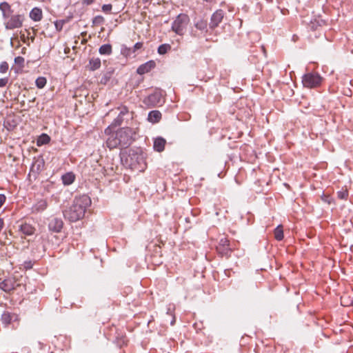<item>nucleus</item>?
I'll return each mask as SVG.
<instances>
[{
	"label": "nucleus",
	"mask_w": 353,
	"mask_h": 353,
	"mask_svg": "<svg viewBox=\"0 0 353 353\" xmlns=\"http://www.w3.org/2000/svg\"><path fill=\"white\" fill-rule=\"evenodd\" d=\"M91 205V199L87 195L76 196L72 204L63 212V216L70 222H76L85 216L87 208Z\"/></svg>",
	"instance_id": "obj_1"
},
{
	"label": "nucleus",
	"mask_w": 353,
	"mask_h": 353,
	"mask_svg": "<svg viewBox=\"0 0 353 353\" xmlns=\"http://www.w3.org/2000/svg\"><path fill=\"white\" fill-rule=\"evenodd\" d=\"M190 22L189 17L185 14H179L172 24V30L176 34L182 36Z\"/></svg>",
	"instance_id": "obj_2"
},
{
	"label": "nucleus",
	"mask_w": 353,
	"mask_h": 353,
	"mask_svg": "<svg viewBox=\"0 0 353 353\" xmlns=\"http://www.w3.org/2000/svg\"><path fill=\"white\" fill-rule=\"evenodd\" d=\"M118 131V137L121 148H127L132 141L133 130L129 128H122Z\"/></svg>",
	"instance_id": "obj_3"
},
{
	"label": "nucleus",
	"mask_w": 353,
	"mask_h": 353,
	"mask_svg": "<svg viewBox=\"0 0 353 353\" xmlns=\"http://www.w3.org/2000/svg\"><path fill=\"white\" fill-rule=\"evenodd\" d=\"M322 81L321 77L317 73H307L303 77L302 82L304 87L313 88L319 86Z\"/></svg>",
	"instance_id": "obj_4"
},
{
	"label": "nucleus",
	"mask_w": 353,
	"mask_h": 353,
	"mask_svg": "<svg viewBox=\"0 0 353 353\" xmlns=\"http://www.w3.org/2000/svg\"><path fill=\"white\" fill-rule=\"evenodd\" d=\"M163 102V94L160 90L154 91L144 100L145 104L150 107L161 105Z\"/></svg>",
	"instance_id": "obj_5"
},
{
	"label": "nucleus",
	"mask_w": 353,
	"mask_h": 353,
	"mask_svg": "<svg viewBox=\"0 0 353 353\" xmlns=\"http://www.w3.org/2000/svg\"><path fill=\"white\" fill-rule=\"evenodd\" d=\"M23 17L21 14L12 15L9 19L5 21L6 28L12 30L22 26Z\"/></svg>",
	"instance_id": "obj_6"
},
{
	"label": "nucleus",
	"mask_w": 353,
	"mask_h": 353,
	"mask_svg": "<svg viewBox=\"0 0 353 353\" xmlns=\"http://www.w3.org/2000/svg\"><path fill=\"white\" fill-rule=\"evenodd\" d=\"M216 249L219 253L222 256H229L231 252L229 240L225 237L221 239L219 245L216 247Z\"/></svg>",
	"instance_id": "obj_7"
},
{
	"label": "nucleus",
	"mask_w": 353,
	"mask_h": 353,
	"mask_svg": "<svg viewBox=\"0 0 353 353\" xmlns=\"http://www.w3.org/2000/svg\"><path fill=\"white\" fill-rule=\"evenodd\" d=\"M106 145L110 149L121 147L118 137V131L109 134V137L106 140Z\"/></svg>",
	"instance_id": "obj_8"
},
{
	"label": "nucleus",
	"mask_w": 353,
	"mask_h": 353,
	"mask_svg": "<svg viewBox=\"0 0 353 353\" xmlns=\"http://www.w3.org/2000/svg\"><path fill=\"white\" fill-rule=\"evenodd\" d=\"M223 18V12L221 10H216L211 17L210 28L214 29L219 26Z\"/></svg>",
	"instance_id": "obj_9"
},
{
	"label": "nucleus",
	"mask_w": 353,
	"mask_h": 353,
	"mask_svg": "<svg viewBox=\"0 0 353 353\" xmlns=\"http://www.w3.org/2000/svg\"><path fill=\"white\" fill-rule=\"evenodd\" d=\"M156 67V63L153 60L147 61L146 63L141 64L139 66L137 70V72L139 74H144L149 72L151 70Z\"/></svg>",
	"instance_id": "obj_10"
},
{
	"label": "nucleus",
	"mask_w": 353,
	"mask_h": 353,
	"mask_svg": "<svg viewBox=\"0 0 353 353\" xmlns=\"http://www.w3.org/2000/svg\"><path fill=\"white\" fill-rule=\"evenodd\" d=\"M63 225V223L61 219L53 218L49 222L48 228L50 231L57 233L61 232Z\"/></svg>",
	"instance_id": "obj_11"
},
{
	"label": "nucleus",
	"mask_w": 353,
	"mask_h": 353,
	"mask_svg": "<svg viewBox=\"0 0 353 353\" xmlns=\"http://www.w3.org/2000/svg\"><path fill=\"white\" fill-rule=\"evenodd\" d=\"M48 203L46 200L41 199L32 205L31 211L32 213L37 214L44 211L46 209Z\"/></svg>",
	"instance_id": "obj_12"
},
{
	"label": "nucleus",
	"mask_w": 353,
	"mask_h": 353,
	"mask_svg": "<svg viewBox=\"0 0 353 353\" xmlns=\"http://www.w3.org/2000/svg\"><path fill=\"white\" fill-rule=\"evenodd\" d=\"M14 288V282L12 279H5L0 283V289L6 292H9Z\"/></svg>",
	"instance_id": "obj_13"
},
{
	"label": "nucleus",
	"mask_w": 353,
	"mask_h": 353,
	"mask_svg": "<svg viewBox=\"0 0 353 353\" xmlns=\"http://www.w3.org/2000/svg\"><path fill=\"white\" fill-rule=\"evenodd\" d=\"M166 143L165 139L162 137H157L154 141L153 148L157 152H161L164 150Z\"/></svg>",
	"instance_id": "obj_14"
},
{
	"label": "nucleus",
	"mask_w": 353,
	"mask_h": 353,
	"mask_svg": "<svg viewBox=\"0 0 353 353\" xmlns=\"http://www.w3.org/2000/svg\"><path fill=\"white\" fill-rule=\"evenodd\" d=\"M42 17V10L39 8H34L30 12V17L34 21H40Z\"/></svg>",
	"instance_id": "obj_15"
},
{
	"label": "nucleus",
	"mask_w": 353,
	"mask_h": 353,
	"mask_svg": "<svg viewBox=\"0 0 353 353\" xmlns=\"http://www.w3.org/2000/svg\"><path fill=\"white\" fill-rule=\"evenodd\" d=\"M161 118V113L159 110L150 111L148 114V121L152 123H157Z\"/></svg>",
	"instance_id": "obj_16"
},
{
	"label": "nucleus",
	"mask_w": 353,
	"mask_h": 353,
	"mask_svg": "<svg viewBox=\"0 0 353 353\" xmlns=\"http://www.w3.org/2000/svg\"><path fill=\"white\" fill-rule=\"evenodd\" d=\"M20 230L22 233L26 235H32L34 232V228L31 225L28 223L22 224L20 227Z\"/></svg>",
	"instance_id": "obj_17"
},
{
	"label": "nucleus",
	"mask_w": 353,
	"mask_h": 353,
	"mask_svg": "<svg viewBox=\"0 0 353 353\" xmlns=\"http://www.w3.org/2000/svg\"><path fill=\"white\" fill-rule=\"evenodd\" d=\"M194 26L197 30H199L201 32H206L207 27H208V22L206 20L200 19L195 22Z\"/></svg>",
	"instance_id": "obj_18"
},
{
	"label": "nucleus",
	"mask_w": 353,
	"mask_h": 353,
	"mask_svg": "<svg viewBox=\"0 0 353 353\" xmlns=\"http://www.w3.org/2000/svg\"><path fill=\"white\" fill-rule=\"evenodd\" d=\"M74 175L71 172L66 173L62 176L63 184L67 185L72 184L74 182Z\"/></svg>",
	"instance_id": "obj_19"
},
{
	"label": "nucleus",
	"mask_w": 353,
	"mask_h": 353,
	"mask_svg": "<svg viewBox=\"0 0 353 353\" xmlns=\"http://www.w3.org/2000/svg\"><path fill=\"white\" fill-rule=\"evenodd\" d=\"M89 65L90 70H96L101 66V60L99 58H92L90 60Z\"/></svg>",
	"instance_id": "obj_20"
},
{
	"label": "nucleus",
	"mask_w": 353,
	"mask_h": 353,
	"mask_svg": "<svg viewBox=\"0 0 353 353\" xmlns=\"http://www.w3.org/2000/svg\"><path fill=\"white\" fill-rule=\"evenodd\" d=\"M274 237L277 241H281L283 237V230L281 225H278L274 231Z\"/></svg>",
	"instance_id": "obj_21"
},
{
	"label": "nucleus",
	"mask_w": 353,
	"mask_h": 353,
	"mask_svg": "<svg viewBox=\"0 0 353 353\" xmlns=\"http://www.w3.org/2000/svg\"><path fill=\"white\" fill-rule=\"evenodd\" d=\"M99 52L101 54L109 55L112 52V46L110 44L102 45L99 48Z\"/></svg>",
	"instance_id": "obj_22"
},
{
	"label": "nucleus",
	"mask_w": 353,
	"mask_h": 353,
	"mask_svg": "<svg viewBox=\"0 0 353 353\" xmlns=\"http://www.w3.org/2000/svg\"><path fill=\"white\" fill-rule=\"evenodd\" d=\"M50 137L46 134H42L37 139V144L38 146L47 144L50 142Z\"/></svg>",
	"instance_id": "obj_23"
},
{
	"label": "nucleus",
	"mask_w": 353,
	"mask_h": 353,
	"mask_svg": "<svg viewBox=\"0 0 353 353\" xmlns=\"http://www.w3.org/2000/svg\"><path fill=\"white\" fill-rule=\"evenodd\" d=\"M171 50V46L168 43L161 44L158 48V53L159 54H165Z\"/></svg>",
	"instance_id": "obj_24"
},
{
	"label": "nucleus",
	"mask_w": 353,
	"mask_h": 353,
	"mask_svg": "<svg viewBox=\"0 0 353 353\" xmlns=\"http://www.w3.org/2000/svg\"><path fill=\"white\" fill-rule=\"evenodd\" d=\"M0 10L2 13L4 12H13L10 6L7 2H2L0 3Z\"/></svg>",
	"instance_id": "obj_25"
},
{
	"label": "nucleus",
	"mask_w": 353,
	"mask_h": 353,
	"mask_svg": "<svg viewBox=\"0 0 353 353\" xmlns=\"http://www.w3.org/2000/svg\"><path fill=\"white\" fill-rule=\"evenodd\" d=\"M46 79L43 77H39L36 79L35 83L38 88H43L46 84Z\"/></svg>",
	"instance_id": "obj_26"
},
{
	"label": "nucleus",
	"mask_w": 353,
	"mask_h": 353,
	"mask_svg": "<svg viewBox=\"0 0 353 353\" xmlns=\"http://www.w3.org/2000/svg\"><path fill=\"white\" fill-rule=\"evenodd\" d=\"M12 317L10 313L3 314L2 317H1V320H2L3 323L6 325L10 323V322L12 321Z\"/></svg>",
	"instance_id": "obj_27"
},
{
	"label": "nucleus",
	"mask_w": 353,
	"mask_h": 353,
	"mask_svg": "<svg viewBox=\"0 0 353 353\" xmlns=\"http://www.w3.org/2000/svg\"><path fill=\"white\" fill-rule=\"evenodd\" d=\"M337 196H338V198H339L340 199H345H345H347L348 192H347V190L339 191L337 192Z\"/></svg>",
	"instance_id": "obj_28"
},
{
	"label": "nucleus",
	"mask_w": 353,
	"mask_h": 353,
	"mask_svg": "<svg viewBox=\"0 0 353 353\" xmlns=\"http://www.w3.org/2000/svg\"><path fill=\"white\" fill-rule=\"evenodd\" d=\"M8 70V64L6 61H3L0 64V72L6 73Z\"/></svg>",
	"instance_id": "obj_29"
},
{
	"label": "nucleus",
	"mask_w": 353,
	"mask_h": 353,
	"mask_svg": "<svg viewBox=\"0 0 353 353\" xmlns=\"http://www.w3.org/2000/svg\"><path fill=\"white\" fill-rule=\"evenodd\" d=\"M64 23H65V21L63 20H59V21H55L54 26H55L56 29L58 31L61 30L62 28H63Z\"/></svg>",
	"instance_id": "obj_30"
},
{
	"label": "nucleus",
	"mask_w": 353,
	"mask_h": 353,
	"mask_svg": "<svg viewBox=\"0 0 353 353\" xmlns=\"http://www.w3.org/2000/svg\"><path fill=\"white\" fill-rule=\"evenodd\" d=\"M112 5L111 4H104L103 6H102V10L104 12H110L111 10H112Z\"/></svg>",
	"instance_id": "obj_31"
},
{
	"label": "nucleus",
	"mask_w": 353,
	"mask_h": 353,
	"mask_svg": "<svg viewBox=\"0 0 353 353\" xmlns=\"http://www.w3.org/2000/svg\"><path fill=\"white\" fill-rule=\"evenodd\" d=\"M167 315L170 316L172 317V320L170 321V324L173 325L175 323V316L172 314L170 309H168L167 312Z\"/></svg>",
	"instance_id": "obj_32"
},
{
	"label": "nucleus",
	"mask_w": 353,
	"mask_h": 353,
	"mask_svg": "<svg viewBox=\"0 0 353 353\" xmlns=\"http://www.w3.org/2000/svg\"><path fill=\"white\" fill-rule=\"evenodd\" d=\"M341 304L344 306H347L349 305H353V300L351 301L350 303H348L347 301H345V296L341 297Z\"/></svg>",
	"instance_id": "obj_33"
},
{
	"label": "nucleus",
	"mask_w": 353,
	"mask_h": 353,
	"mask_svg": "<svg viewBox=\"0 0 353 353\" xmlns=\"http://www.w3.org/2000/svg\"><path fill=\"white\" fill-rule=\"evenodd\" d=\"M143 47V43L141 42H137L134 44L133 47V52H135L136 50L141 49Z\"/></svg>",
	"instance_id": "obj_34"
},
{
	"label": "nucleus",
	"mask_w": 353,
	"mask_h": 353,
	"mask_svg": "<svg viewBox=\"0 0 353 353\" xmlns=\"http://www.w3.org/2000/svg\"><path fill=\"white\" fill-rule=\"evenodd\" d=\"M8 82V78H2V79H0V87H4L7 85Z\"/></svg>",
	"instance_id": "obj_35"
},
{
	"label": "nucleus",
	"mask_w": 353,
	"mask_h": 353,
	"mask_svg": "<svg viewBox=\"0 0 353 353\" xmlns=\"http://www.w3.org/2000/svg\"><path fill=\"white\" fill-rule=\"evenodd\" d=\"M6 197L3 194H0V208L3 206L6 202Z\"/></svg>",
	"instance_id": "obj_36"
},
{
	"label": "nucleus",
	"mask_w": 353,
	"mask_h": 353,
	"mask_svg": "<svg viewBox=\"0 0 353 353\" xmlns=\"http://www.w3.org/2000/svg\"><path fill=\"white\" fill-rule=\"evenodd\" d=\"M2 15H3V17L5 20V21H6L12 15V12H4V13H2Z\"/></svg>",
	"instance_id": "obj_37"
},
{
	"label": "nucleus",
	"mask_w": 353,
	"mask_h": 353,
	"mask_svg": "<svg viewBox=\"0 0 353 353\" xmlns=\"http://www.w3.org/2000/svg\"><path fill=\"white\" fill-rule=\"evenodd\" d=\"M14 62L17 64H21L24 62V59L21 57H17L14 59Z\"/></svg>",
	"instance_id": "obj_38"
},
{
	"label": "nucleus",
	"mask_w": 353,
	"mask_h": 353,
	"mask_svg": "<svg viewBox=\"0 0 353 353\" xmlns=\"http://www.w3.org/2000/svg\"><path fill=\"white\" fill-rule=\"evenodd\" d=\"M94 0H83V3L86 5H90L92 3Z\"/></svg>",
	"instance_id": "obj_39"
},
{
	"label": "nucleus",
	"mask_w": 353,
	"mask_h": 353,
	"mask_svg": "<svg viewBox=\"0 0 353 353\" xmlns=\"http://www.w3.org/2000/svg\"><path fill=\"white\" fill-rule=\"evenodd\" d=\"M109 131H110V128H108L107 129H105V132L107 134V133H108Z\"/></svg>",
	"instance_id": "obj_40"
},
{
	"label": "nucleus",
	"mask_w": 353,
	"mask_h": 353,
	"mask_svg": "<svg viewBox=\"0 0 353 353\" xmlns=\"http://www.w3.org/2000/svg\"><path fill=\"white\" fill-rule=\"evenodd\" d=\"M192 35H193L194 37H196V32H194L193 30H192Z\"/></svg>",
	"instance_id": "obj_41"
},
{
	"label": "nucleus",
	"mask_w": 353,
	"mask_h": 353,
	"mask_svg": "<svg viewBox=\"0 0 353 353\" xmlns=\"http://www.w3.org/2000/svg\"><path fill=\"white\" fill-rule=\"evenodd\" d=\"M102 19L103 18H102L101 17H96V18H95V21H96L97 19Z\"/></svg>",
	"instance_id": "obj_42"
},
{
	"label": "nucleus",
	"mask_w": 353,
	"mask_h": 353,
	"mask_svg": "<svg viewBox=\"0 0 353 353\" xmlns=\"http://www.w3.org/2000/svg\"><path fill=\"white\" fill-rule=\"evenodd\" d=\"M205 1H210L211 0H205Z\"/></svg>",
	"instance_id": "obj_43"
}]
</instances>
